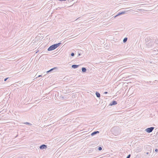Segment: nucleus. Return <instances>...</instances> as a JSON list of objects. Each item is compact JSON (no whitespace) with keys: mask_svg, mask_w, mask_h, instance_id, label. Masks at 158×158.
<instances>
[{"mask_svg":"<svg viewBox=\"0 0 158 158\" xmlns=\"http://www.w3.org/2000/svg\"><path fill=\"white\" fill-rule=\"evenodd\" d=\"M146 47L148 48H152L155 46V43L158 44V40H155L152 38L148 37L145 39Z\"/></svg>","mask_w":158,"mask_h":158,"instance_id":"1","label":"nucleus"},{"mask_svg":"<svg viewBox=\"0 0 158 158\" xmlns=\"http://www.w3.org/2000/svg\"><path fill=\"white\" fill-rule=\"evenodd\" d=\"M61 44V43H59L57 44H53L50 46L48 48V51H51L53 50L56 49L58 47H59Z\"/></svg>","mask_w":158,"mask_h":158,"instance_id":"2","label":"nucleus"},{"mask_svg":"<svg viewBox=\"0 0 158 158\" xmlns=\"http://www.w3.org/2000/svg\"><path fill=\"white\" fill-rule=\"evenodd\" d=\"M154 129V127H150L146 129L145 131L149 133L152 132Z\"/></svg>","mask_w":158,"mask_h":158,"instance_id":"3","label":"nucleus"},{"mask_svg":"<svg viewBox=\"0 0 158 158\" xmlns=\"http://www.w3.org/2000/svg\"><path fill=\"white\" fill-rule=\"evenodd\" d=\"M127 11H122L121 12H119L118 13V14L117 15H116L114 16V18H115L117 16H119L121 15L124 14L126 13Z\"/></svg>","mask_w":158,"mask_h":158,"instance_id":"4","label":"nucleus"},{"mask_svg":"<svg viewBox=\"0 0 158 158\" xmlns=\"http://www.w3.org/2000/svg\"><path fill=\"white\" fill-rule=\"evenodd\" d=\"M47 148L46 145L45 144H42L40 147V148L41 149H46Z\"/></svg>","mask_w":158,"mask_h":158,"instance_id":"5","label":"nucleus"},{"mask_svg":"<svg viewBox=\"0 0 158 158\" xmlns=\"http://www.w3.org/2000/svg\"><path fill=\"white\" fill-rule=\"evenodd\" d=\"M117 104V102L115 101H113L112 102H110L109 104L110 106H113Z\"/></svg>","mask_w":158,"mask_h":158,"instance_id":"6","label":"nucleus"},{"mask_svg":"<svg viewBox=\"0 0 158 158\" xmlns=\"http://www.w3.org/2000/svg\"><path fill=\"white\" fill-rule=\"evenodd\" d=\"M99 133V131H94V132H92L91 134V135L92 136H93L94 135H95L96 134H97Z\"/></svg>","mask_w":158,"mask_h":158,"instance_id":"7","label":"nucleus"},{"mask_svg":"<svg viewBox=\"0 0 158 158\" xmlns=\"http://www.w3.org/2000/svg\"><path fill=\"white\" fill-rule=\"evenodd\" d=\"M79 65H77L75 64L72 65V68L73 69H76L78 68L79 66Z\"/></svg>","mask_w":158,"mask_h":158,"instance_id":"8","label":"nucleus"},{"mask_svg":"<svg viewBox=\"0 0 158 158\" xmlns=\"http://www.w3.org/2000/svg\"><path fill=\"white\" fill-rule=\"evenodd\" d=\"M96 95L98 98H100V94L98 92H96Z\"/></svg>","mask_w":158,"mask_h":158,"instance_id":"9","label":"nucleus"},{"mask_svg":"<svg viewBox=\"0 0 158 158\" xmlns=\"http://www.w3.org/2000/svg\"><path fill=\"white\" fill-rule=\"evenodd\" d=\"M57 69V68L56 67H54V68L51 69L47 71V73H48L49 72L52 71L53 70H54V69Z\"/></svg>","mask_w":158,"mask_h":158,"instance_id":"10","label":"nucleus"},{"mask_svg":"<svg viewBox=\"0 0 158 158\" xmlns=\"http://www.w3.org/2000/svg\"><path fill=\"white\" fill-rule=\"evenodd\" d=\"M82 72H83V73H84V72H86V69L85 68V67H82Z\"/></svg>","mask_w":158,"mask_h":158,"instance_id":"11","label":"nucleus"},{"mask_svg":"<svg viewBox=\"0 0 158 158\" xmlns=\"http://www.w3.org/2000/svg\"><path fill=\"white\" fill-rule=\"evenodd\" d=\"M127 37L125 38L123 40V43H125L127 40Z\"/></svg>","mask_w":158,"mask_h":158,"instance_id":"12","label":"nucleus"},{"mask_svg":"<svg viewBox=\"0 0 158 158\" xmlns=\"http://www.w3.org/2000/svg\"><path fill=\"white\" fill-rule=\"evenodd\" d=\"M24 124H27V125H31V124L30 123L27 122L24 123Z\"/></svg>","mask_w":158,"mask_h":158,"instance_id":"13","label":"nucleus"},{"mask_svg":"<svg viewBox=\"0 0 158 158\" xmlns=\"http://www.w3.org/2000/svg\"><path fill=\"white\" fill-rule=\"evenodd\" d=\"M102 148L101 147H99L98 148V150L99 151H101V150H102Z\"/></svg>","mask_w":158,"mask_h":158,"instance_id":"14","label":"nucleus"},{"mask_svg":"<svg viewBox=\"0 0 158 158\" xmlns=\"http://www.w3.org/2000/svg\"><path fill=\"white\" fill-rule=\"evenodd\" d=\"M71 55L72 56H74V53L73 52H72L71 53Z\"/></svg>","mask_w":158,"mask_h":158,"instance_id":"15","label":"nucleus"},{"mask_svg":"<svg viewBox=\"0 0 158 158\" xmlns=\"http://www.w3.org/2000/svg\"><path fill=\"white\" fill-rule=\"evenodd\" d=\"M131 155L130 154H129V155H128L126 158H130V157H131Z\"/></svg>","mask_w":158,"mask_h":158,"instance_id":"16","label":"nucleus"},{"mask_svg":"<svg viewBox=\"0 0 158 158\" xmlns=\"http://www.w3.org/2000/svg\"><path fill=\"white\" fill-rule=\"evenodd\" d=\"M9 78V77H7L6 78H5L4 80V81H6Z\"/></svg>","mask_w":158,"mask_h":158,"instance_id":"17","label":"nucleus"},{"mask_svg":"<svg viewBox=\"0 0 158 158\" xmlns=\"http://www.w3.org/2000/svg\"><path fill=\"white\" fill-rule=\"evenodd\" d=\"M155 151L156 152H157L158 151V149H156L155 150Z\"/></svg>","mask_w":158,"mask_h":158,"instance_id":"18","label":"nucleus"},{"mask_svg":"<svg viewBox=\"0 0 158 158\" xmlns=\"http://www.w3.org/2000/svg\"><path fill=\"white\" fill-rule=\"evenodd\" d=\"M60 1H65L66 0H59Z\"/></svg>","mask_w":158,"mask_h":158,"instance_id":"19","label":"nucleus"},{"mask_svg":"<svg viewBox=\"0 0 158 158\" xmlns=\"http://www.w3.org/2000/svg\"><path fill=\"white\" fill-rule=\"evenodd\" d=\"M81 55L80 53H78V56H79Z\"/></svg>","mask_w":158,"mask_h":158,"instance_id":"20","label":"nucleus"},{"mask_svg":"<svg viewBox=\"0 0 158 158\" xmlns=\"http://www.w3.org/2000/svg\"><path fill=\"white\" fill-rule=\"evenodd\" d=\"M41 76H41V75H39V76H38V77H41Z\"/></svg>","mask_w":158,"mask_h":158,"instance_id":"21","label":"nucleus"},{"mask_svg":"<svg viewBox=\"0 0 158 158\" xmlns=\"http://www.w3.org/2000/svg\"><path fill=\"white\" fill-rule=\"evenodd\" d=\"M104 93H105V94H107V92H105Z\"/></svg>","mask_w":158,"mask_h":158,"instance_id":"22","label":"nucleus"},{"mask_svg":"<svg viewBox=\"0 0 158 158\" xmlns=\"http://www.w3.org/2000/svg\"><path fill=\"white\" fill-rule=\"evenodd\" d=\"M151 82H151V81H149V83H151Z\"/></svg>","mask_w":158,"mask_h":158,"instance_id":"23","label":"nucleus"},{"mask_svg":"<svg viewBox=\"0 0 158 158\" xmlns=\"http://www.w3.org/2000/svg\"><path fill=\"white\" fill-rule=\"evenodd\" d=\"M147 153V154H148V152H147V153Z\"/></svg>","mask_w":158,"mask_h":158,"instance_id":"24","label":"nucleus"},{"mask_svg":"<svg viewBox=\"0 0 158 158\" xmlns=\"http://www.w3.org/2000/svg\"><path fill=\"white\" fill-rule=\"evenodd\" d=\"M139 10L140 11H141V10Z\"/></svg>","mask_w":158,"mask_h":158,"instance_id":"25","label":"nucleus"}]
</instances>
